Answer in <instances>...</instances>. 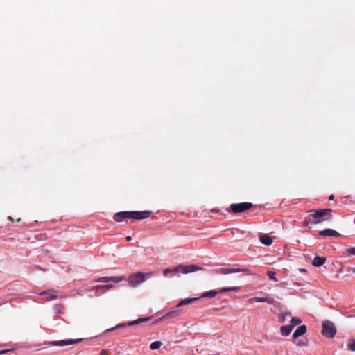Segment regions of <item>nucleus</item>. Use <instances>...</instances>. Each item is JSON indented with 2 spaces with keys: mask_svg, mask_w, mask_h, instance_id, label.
<instances>
[{
  "mask_svg": "<svg viewBox=\"0 0 355 355\" xmlns=\"http://www.w3.org/2000/svg\"><path fill=\"white\" fill-rule=\"evenodd\" d=\"M275 273L273 271L268 270L267 271V276L268 278L271 280H273L274 282H277L278 279L275 277Z\"/></svg>",
  "mask_w": 355,
  "mask_h": 355,
  "instance_id": "nucleus-24",
  "label": "nucleus"
},
{
  "mask_svg": "<svg viewBox=\"0 0 355 355\" xmlns=\"http://www.w3.org/2000/svg\"><path fill=\"white\" fill-rule=\"evenodd\" d=\"M318 234L321 236H340V234L334 230L324 229L319 232Z\"/></svg>",
  "mask_w": 355,
  "mask_h": 355,
  "instance_id": "nucleus-12",
  "label": "nucleus"
},
{
  "mask_svg": "<svg viewBox=\"0 0 355 355\" xmlns=\"http://www.w3.org/2000/svg\"><path fill=\"white\" fill-rule=\"evenodd\" d=\"M125 279L124 276H117V277H102L98 278L96 282H103L107 283L110 282H112L114 283H119Z\"/></svg>",
  "mask_w": 355,
  "mask_h": 355,
  "instance_id": "nucleus-8",
  "label": "nucleus"
},
{
  "mask_svg": "<svg viewBox=\"0 0 355 355\" xmlns=\"http://www.w3.org/2000/svg\"><path fill=\"white\" fill-rule=\"evenodd\" d=\"M347 349L351 352H355V339H349L347 344Z\"/></svg>",
  "mask_w": 355,
  "mask_h": 355,
  "instance_id": "nucleus-20",
  "label": "nucleus"
},
{
  "mask_svg": "<svg viewBox=\"0 0 355 355\" xmlns=\"http://www.w3.org/2000/svg\"><path fill=\"white\" fill-rule=\"evenodd\" d=\"M114 286L112 285V284H106V285H98V286H94V288H103V291H106L112 288H113Z\"/></svg>",
  "mask_w": 355,
  "mask_h": 355,
  "instance_id": "nucleus-23",
  "label": "nucleus"
},
{
  "mask_svg": "<svg viewBox=\"0 0 355 355\" xmlns=\"http://www.w3.org/2000/svg\"><path fill=\"white\" fill-rule=\"evenodd\" d=\"M298 346H306V343H304V342H298L297 344Z\"/></svg>",
  "mask_w": 355,
  "mask_h": 355,
  "instance_id": "nucleus-30",
  "label": "nucleus"
},
{
  "mask_svg": "<svg viewBox=\"0 0 355 355\" xmlns=\"http://www.w3.org/2000/svg\"><path fill=\"white\" fill-rule=\"evenodd\" d=\"M325 261H326V258L325 257H322L316 256L313 259V260L312 261V264L315 267H320V266H322L325 263Z\"/></svg>",
  "mask_w": 355,
  "mask_h": 355,
  "instance_id": "nucleus-17",
  "label": "nucleus"
},
{
  "mask_svg": "<svg viewBox=\"0 0 355 355\" xmlns=\"http://www.w3.org/2000/svg\"><path fill=\"white\" fill-rule=\"evenodd\" d=\"M241 289L239 286H234V287H228V288H222L218 291V293H223L229 291H238ZM218 292L214 290L209 291L203 293L201 295V297H209L213 298L217 295Z\"/></svg>",
  "mask_w": 355,
  "mask_h": 355,
  "instance_id": "nucleus-6",
  "label": "nucleus"
},
{
  "mask_svg": "<svg viewBox=\"0 0 355 355\" xmlns=\"http://www.w3.org/2000/svg\"><path fill=\"white\" fill-rule=\"evenodd\" d=\"M334 195H330L329 197V200H334Z\"/></svg>",
  "mask_w": 355,
  "mask_h": 355,
  "instance_id": "nucleus-34",
  "label": "nucleus"
},
{
  "mask_svg": "<svg viewBox=\"0 0 355 355\" xmlns=\"http://www.w3.org/2000/svg\"><path fill=\"white\" fill-rule=\"evenodd\" d=\"M202 268H201L197 265H194V264L187 265V266L180 264L178 266H176L175 268H174L173 269H171V268L164 269L163 270V275L164 276H167L168 274L171 273V272L187 274V273L193 272H195V271H197L199 270H202Z\"/></svg>",
  "mask_w": 355,
  "mask_h": 355,
  "instance_id": "nucleus-3",
  "label": "nucleus"
},
{
  "mask_svg": "<svg viewBox=\"0 0 355 355\" xmlns=\"http://www.w3.org/2000/svg\"><path fill=\"white\" fill-rule=\"evenodd\" d=\"M336 333V327L332 322L325 321L322 323V334L329 338H333Z\"/></svg>",
  "mask_w": 355,
  "mask_h": 355,
  "instance_id": "nucleus-5",
  "label": "nucleus"
},
{
  "mask_svg": "<svg viewBox=\"0 0 355 355\" xmlns=\"http://www.w3.org/2000/svg\"><path fill=\"white\" fill-rule=\"evenodd\" d=\"M6 352V351H5V350H3V351H0V355H1V354H4V353H5Z\"/></svg>",
  "mask_w": 355,
  "mask_h": 355,
  "instance_id": "nucleus-35",
  "label": "nucleus"
},
{
  "mask_svg": "<svg viewBox=\"0 0 355 355\" xmlns=\"http://www.w3.org/2000/svg\"><path fill=\"white\" fill-rule=\"evenodd\" d=\"M348 271L355 273V268H350L349 269H348Z\"/></svg>",
  "mask_w": 355,
  "mask_h": 355,
  "instance_id": "nucleus-31",
  "label": "nucleus"
},
{
  "mask_svg": "<svg viewBox=\"0 0 355 355\" xmlns=\"http://www.w3.org/2000/svg\"><path fill=\"white\" fill-rule=\"evenodd\" d=\"M92 290H95L97 292H101V293H103V288H94V286L92 287Z\"/></svg>",
  "mask_w": 355,
  "mask_h": 355,
  "instance_id": "nucleus-29",
  "label": "nucleus"
},
{
  "mask_svg": "<svg viewBox=\"0 0 355 355\" xmlns=\"http://www.w3.org/2000/svg\"><path fill=\"white\" fill-rule=\"evenodd\" d=\"M57 291L55 290H49L41 293L44 299L47 300H55L58 297Z\"/></svg>",
  "mask_w": 355,
  "mask_h": 355,
  "instance_id": "nucleus-13",
  "label": "nucleus"
},
{
  "mask_svg": "<svg viewBox=\"0 0 355 355\" xmlns=\"http://www.w3.org/2000/svg\"><path fill=\"white\" fill-rule=\"evenodd\" d=\"M82 339H67L52 342L51 344L55 346H66L80 342Z\"/></svg>",
  "mask_w": 355,
  "mask_h": 355,
  "instance_id": "nucleus-11",
  "label": "nucleus"
},
{
  "mask_svg": "<svg viewBox=\"0 0 355 355\" xmlns=\"http://www.w3.org/2000/svg\"><path fill=\"white\" fill-rule=\"evenodd\" d=\"M253 204L251 202H241L237 204H232L230 209L232 212L234 214L244 212L253 207Z\"/></svg>",
  "mask_w": 355,
  "mask_h": 355,
  "instance_id": "nucleus-7",
  "label": "nucleus"
},
{
  "mask_svg": "<svg viewBox=\"0 0 355 355\" xmlns=\"http://www.w3.org/2000/svg\"><path fill=\"white\" fill-rule=\"evenodd\" d=\"M198 299L199 298H198V297H189V298L183 299V300H182L181 301L179 302V303L178 304L177 306L180 307V306H182L189 304L190 303H192L193 302H196V301L198 300Z\"/></svg>",
  "mask_w": 355,
  "mask_h": 355,
  "instance_id": "nucleus-18",
  "label": "nucleus"
},
{
  "mask_svg": "<svg viewBox=\"0 0 355 355\" xmlns=\"http://www.w3.org/2000/svg\"><path fill=\"white\" fill-rule=\"evenodd\" d=\"M126 240H127L128 241H130L132 240V237H131L130 236H128L126 237Z\"/></svg>",
  "mask_w": 355,
  "mask_h": 355,
  "instance_id": "nucleus-33",
  "label": "nucleus"
},
{
  "mask_svg": "<svg viewBox=\"0 0 355 355\" xmlns=\"http://www.w3.org/2000/svg\"><path fill=\"white\" fill-rule=\"evenodd\" d=\"M152 214L151 211H121L116 213L113 219L116 222H122L127 219L143 220L148 218Z\"/></svg>",
  "mask_w": 355,
  "mask_h": 355,
  "instance_id": "nucleus-2",
  "label": "nucleus"
},
{
  "mask_svg": "<svg viewBox=\"0 0 355 355\" xmlns=\"http://www.w3.org/2000/svg\"><path fill=\"white\" fill-rule=\"evenodd\" d=\"M348 255H355V247H350L345 250Z\"/></svg>",
  "mask_w": 355,
  "mask_h": 355,
  "instance_id": "nucleus-26",
  "label": "nucleus"
},
{
  "mask_svg": "<svg viewBox=\"0 0 355 355\" xmlns=\"http://www.w3.org/2000/svg\"><path fill=\"white\" fill-rule=\"evenodd\" d=\"M250 302L251 303L253 302H267L270 304H273L275 302V300L272 297H255L253 298H251L250 300Z\"/></svg>",
  "mask_w": 355,
  "mask_h": 355,
  "instance_id": "nucleus-14",
  "label": "nucleus"
},
{
  "mask_svg": "<svg viewBox=\"0 0 355 355\" xmlns=\"http://www.w3.org/2000/svg\"><path fill=\"white\" fill-rule=\"evenodd\" d=\"M161 345H162V343L160 341H155L150 344V348L152 350H155V349H159L161 347Z\"/></svg>",
  "mask_w": 355,
  "mask_h": 355,
  "instance_id": "nucleus-22",
  "label": "nucleus"
},
{
  "mask_svg": "<svg viewBox=\"0 0 355 355\" xmlns=\"http://www.w3.org/2000/svg\"><path fill=\"white\" fill-rule=\"evenodd\" d=\"M239 272H247V274H250L249 270L248 269L220 268L216 270L217 273L222 275H227L229 273H235Z\"/></svg>",
  "mask_w": 355,
  "mask_h": 355,
  "instance_id": "nucleus-9",
  "label": "nucleus"
},
{
  "mask_svg": "<svg viewBox=\"0 0 355 355\" xmlns=\"http://www.w3.org/2000/svg\"><path fill=\"white\" fill-rule=\"evenodd\" d=\"M300 270H301L302 272L305 271V270H304V269H301Z\"/></svg>",
  "mask_w": 355,
  "mask_h": 355,
  "instance_id": "nucleus-36",
  "label": "nucleus"
},
{
  "mask_svg": "<svg viewBox=\"0 0 355 355\" xmlns=\"http://www.w3.org/2000/svg\"><path fill=\"white\" fill-rule=\"evenodd\" d=\"M293 329L288 324L281 327L280 332L283 336H288Z\"/></svg>",
  "mask_w": 355,
  "mask_h": 355,
  "instance_id": "nucleus-19",
  "label": "nucleus"
},
{
  "mask_svg": "<svg viewBox=\"0 0 355 355\" xmlns=\"http://www.w3.org/2000/svg\"><path fill=\"white\" fill-rule=\"evenodd\" d=\"M302 323L301 319L299 318H293L290 322V326L293 329L297 325H299Z\"/></svg>",
  "mask_w": 355,
  "mask_h": 355,
  "instance_id": "nucleus-21",
  "label": "nucleus"
},
{
  "mask_svg": "<svg viewBox=\"0 0 355 355\" xmlns=\"http://www.w3.org/2000/svg\"><path fill=\"white\" fill-rule=\"evenodd\" d=\"M153 273V272H148L146 273L138 272L132 274L128 277V284L132 287H135L138 284L142 283L145 280L146 277H152Z\"/></svg>",
  "mask_w": 355,
  "mask_h": 355,
  "instance_id": "nucleus-4",
  "label": "nucleus"
},
{
  "mask_svg": "<svg viewBox=\"0 0 355 355\" xmlns=\"http://www.w3.org/2000/svg\"><path fill=\"white\" fill-rule=\"evenodd\" d=\"M107 351L105 349H103L101 352V355H106Z\"/></svg>",
  "mask_w": 355,
  "mask_h": 355,
  "instance_id": "nucleus-32",
  "label": "nucleus"
},
{
  "mask_svg": "<svg viewBox=\"0 0 355 355\" xmlns=\"http://www.w3.org/2000/svg\"><path fill=\"white\" fill-rule=\"evenodd\" d=\"M63 309H64V306L61 304H58L55 306V311L58 314H63L64 313Z\"/></svg>",
  "mask_w": 355,
  "mask_h": 355,
  "instance_id": "nucleus-25",
  "label": "nucleus"
},
{
  "mask_svg": "<svg viewBox=\"0 0 355 355\" xmlns=\"http://www.w3.org/2000/svg\"><path fill=\"white\" fill-rule=\"evenodd\" d=\"M178 311H171V312L168 313L166 315H165L164 317H166V318H173V317L178 315Z\"/></svg>",
  "mask_w": 355,
  "mask_h": 355,
  "instance_id": "nucleus-27",
  "label": "nucleus"
},
{
  "mask_svg": "<svg viewBox=\"0 0 355 355\" xmlns=\"http://www.w3.org/2000/svg\"><path fill=\"white\" fill-rule=\"evenodd\" d=\"M286 320V316L284 314H281L279 317V321L282 323L284 322Z\"/></svg>",
  "mask_w": 355,
  "mask_h": 355,
  "instance_id": "nucleus-28",
  "label": "nucleus"
},
{
  "mask_svg": "<svg viewBox=\"0 0 355 355\" xmlns=\"http://www.w3.org/2000/svg\"><path fill=\"white\" fill-rule=\"evenodd\" d=\"M331 209H313L309 211V214L306 218L304 225L306 226L309 223L319 224L327 221L331 218Z\"/></svg>",
  "mask_w": 355,
  "mask_h": 355,
  "instance_id": "nucleus-1",
  "label": "nucleus"
},
{
  "mask_svg": "<svg viewBox=\"0 0 355 355\" xmlns=\"http://www.w3.org/2000/svg\"><path fill=\"white\" fill-rule=\"evenodd\" d=\"M306 332V325L300 326L293 333V338H297L302 335H304Z\"/></svg>",
  "mask_w": 355,
  "mask_h": 355,
  "instance_id": "nucleus-15",
  "label": "nucleus"
},
{
  "mask_svg": "<svg viewBox=\"0 0 355 355\" xmlns=\"http://www.w3.org/2000/svg\"><path fill=\"white\" fill-rule=\"evenodd\" d=\"M259 241L266 245H270L272 243V239L268 234H261L259 236Z\"/></svg>",
  "mask_w": 355,
  "mask_h": 355,
  "instance_id": "nucleus-16",
  "label": "nucleus"
},
{
  "mask_svg": "<svg viewBox=\"0 0 355 355\" xmlns=\"http://www.w3.org/2000/svg\"><path fill=\"white\" fill-rule=\"evenodd\" d=\"M149 319H150V318H140V319H137V320H133L132 322H129L127 324H125V323L119 324L116 325L114 327H112V328H110V329H107V331H112V330H114L115 329L121 328V327H125V326H132V325H135V324H139V323H141L142 322L147 321Z\"/></svg>",
  "mask_w": 355,
  "mask_h": 355,
  "instance_id": "nucleus-10",
  "label": "nucleus"
}]
</instances>
